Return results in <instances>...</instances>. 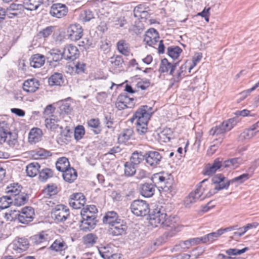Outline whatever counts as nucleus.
<instances>
[{
	"label": "nucleus",
	"mask_w": 259,
	"mask_h": 259,
	"mask_svg": "<svg viewBox=\"0 0 259 259\" xmlns=\"http://www.w3.org/2000/svg\"><path fill=\"white\" fill-rule=\"evenodd\" d=\"M4 143L13 148L17 145L18 141L16 135L10 132L8 124L3 121L0 122V144Z\"/></svg>",
	"instance_id": "nucleus-1"
},
{
	"label": "nucleus",
	"mask_w": 259,
	"mask_h": 259,
	"mask_svg": "<svg viewBox=\"0 0 259 259\" xmlns=\"http://www.w3.org/2000/svg\"><path fill=\"white\" fill-rule=\"evenodd\" d=\"M151 180L155 185L166 191L171 187V180L170 176L164 172H159L154 174Z\"/></svg>",
	"instance_id": "nucleus-2"
},
{
	"label": "nucleus",
	"mask_w": 259,
	"mask_h": 259,
	"mask_svg": "<svg viewBox=\"0 0 259 259\" xmlns=\"http://www.w3.org/2000/svg\"><path fill=\"white\" fill-rule=\"evenodd\" d=\"M132 212L136 215L143 217L150 212L149 205L141 200H134L131 205Z\"/></svg>",
	"instance_id": "nucleus-3"
},
{
	"label": "nucleus",
	"mask_w": 259,
	"mask_h": 259,
	"mask_svg": "<svg viewBox=\"0 0 259 259\" xmlns=\"http://www.w3.org/2000/svg\"><path fill=\"white\" fill-rule=\"evenodd\" d=\"M152 114V108L147 105L143 106L136 112L131 120L133 122L137 119L138 122L148 123Z\"/></svg>",
	"instance_id": "nucleus-4"
},
{
	"label": "nucleus",
	"mask_w": 259,
	"mask_h": 259,
	"mask_svg": "<svg viewBox=\"0 0 259 259\" xmlns=\"http://www.w3.org/2000/svg\"><path fill=\"white\" fill-rule=\"evenodd\" d=\"M236 124L234 118H230L223 122L221 124L212 127L209 131V134L212 136L219 135L230 131Z\"/></svg>",
	"instance_id": "nucleus-5"
},
{
	"label": "nucleus",
	"mask_w": 259,
	"mask_h": 259,
	"mask_svg": "<svg viewBox=\"0 0 259 259\" xmlns=\"http://www.w3.org/2000/svg\"><path fill=\"white\" fill-rule=\"evenodd\" d=\"M161 226L165 228H169L171 232L168 233L169 237H172L176 233L180 232L181 230L182 226L179 223V218L177 217L169 216L168 218H165L163 223Z\"/></svg>",
	"instance_id": "nucleus-6"
},
{
	"label": "nucleus",
	"mask_w": 259,
	"mask_h": 259,
	"mask_svg": "<svg viewBox=\"0 0 259 259\" xmlns=\"http://www.w3.org/2000/svg\"><path fill=\"white\" fill-rule=\"evenodd\" d=\"M69 216V210L63 205H57L51 211L52 218L57 222H63Z\"/></svg>",
	"instance_id": "nucleus-7"
},
{
	"label": "nucleus",
	"mask_w": 259,
	"mask_h": 259,
	"mask_svg": "<svg viewBox=\"0 0 259 259\" xmlns=\"http://www.w3.org/2000/svg\"><path fill=\"white\" fill-rule=\"evenodd\" d=\"M161 154L156 151H150L145 154L146 163L150 167L155 168L159 165L162 160Z\"/></svg>",
	"instance_id": "nucleus-8"
},
{
	"label": "nucleus",
	"mask_w": 259,
	"mask_h": 259,
	"mask_svg": "<svg viewBox=\"0 0 259 259\" xmlns=\"http://www.w3.org/2000/svg\"><path fill=\"white\" fill-rule=\"evenodd\" d=\"M68 12L67 7L63 4H53L50 10L49 13L53 17L61 18L67 15Z\"/></svg>",
	"instance_id": "nucleus-9"
},
{
	"label": "nucleus",
	"mask_w": 259,
	"mask_h": 259,
	"mask_svg": "<svg viewBox=\"0 0 259 259\" xmlns=\"http://www.w3.org/2000/svg\"><path fill=\"white\" fill-rule=\"evenodd\" d=\"M208 180L204 179L200 183V185L194 190L196 193L200 195V197L204 200L206 197H209L214 194L215 192L210 189V183L206 184Z\"/></svg>",
	"instance_id": "nucleus-10"
},
{
	"label": "nucleus",
	"mask_w": 259,
	"mask_h": 259,
	"mask_svg": "<svg viewBox=\"0 0 259 259\" xmlns=\"http://www.w3.org/2000/svg\"><path fill=\"white\" fill-rule=\"evenodd\" d=\"M67 33L68 38L73 41L79 40L83 35V29L78 24H71L68 27Z\"/></svg>",
	"instance_id": "nucleus-11"
},
{
	"label": "nucleus",
	"mask_w": 259,
	"mask_h": 259,
	"mask_svg": "<svg viewBox=\"0 0 259 259\" xmlns=\"http://www.w3.org/2000/svg\"><path fill=\"white\" fill-rule=\"evenodd\" d=\"M211 180L212 183L215 185L214 191L227 189L230 185V180L221 174L215 175L213 177Z\"/></svg>",
	"instance_id": "nucleus-12"
},
{
	"label": "nucleus",
	"mask_w": 259,
	"mask_h": 259,
	"mask_svg": "<svg viewBox=\"0 0 259 259\" xmlns=\"http://www.w3.org/2000/svg\"><path fill=\"white\" fill-rule=\"evenodd\" d=\"M149 216L151 225L158 227L163 223L164 220L167 215L165 212H162L160 208H156L152 211Z\"/></svg>",
	"instance_id": "nucleus-13"
},
{
	"label": "nucleus",
	"mask_w": 259,
	"mask_h": 259,
	"mask_svg": "<svg viewBox=\"0 0 259 259\" xmlns=\"http://www.w3.org/2000/svg\"><path fill=\"white\" fill-rule=\"evenodd\" d=\"M86 202L84 196L81 193L72 194L69 199V205L74 209H80Z\"/></svg>",
	"instance_id": "nucleus-14"
},
{
	"label": "nucleus",
	"mask_w": 259,
	"mask_h": 259,
	"mask_svg": "<svg viewBox=\"0 0 259 259\" xmlns=\"http://www.w3.org/2000/svg\"><path fill=\"white\" fill-rule=\"evenodd\" d=\"M82 217V220L80 221V225L79 226L81 230L83 231H90L93 229L97 224L96 217L92 216H84Z\"/></svg>",
	"instance_id": "nucleus-15"
},
{
	"label": "nucleus",
	"mask_w": 259,
	"mask_h": 259,
	"mask_svg": "<svg viewBox=\"0 0 259 259\" xmlns=\"http://www.w3.org/2000/svg\"><path fill=\"white\" fill-rule=\"evenodd\" d=\"M79 54L78 49L74 46L69 45L64 48L63 55L65 60L73 61L78 57Z\"/></svg>",
	"instance_id": "nucleus-16"
},
{
	"label": "nucleus",
	"mask_w": 259,
	"mask_h": 259,
	"mask_svg": "<svg viewBox=\"0 0 259 259\" xmlns=\"http://www.w3.org/2000/svg\"><path fill=\"white\" fill-rule=\"evenodd\" d=\"M19 215V222L22 224H27L33 219L34 209L31 207H25L22 209Z\"/></svg>",
	"instance_id": "nucleus-17"
},
{
	"label": "nucleus",
	"mask_w": 259,
	"mask_h": 259,
	"mask_svg": "<svg viewBox=\"0 0 259 259\" xmlns=\"http://www.w3.org/2000/svg\"><path fill=\"white\" fill-rule=\"evenodd\" d=\"M28 241L22 238H16L11 244V246L16 253H21L28 248Z\"/></svg>",
	"instance_id": "nucleus-18"
},
{
	"label": "nucleus",
	"mask_w": 259,
	"mask_h": 259,
	"mask_svg": "<svg viewBox=\"0 0 259 259\" xmlns=\"http://www.w3.org/2000/svg\"><path fill=\"white\" fill-rule=\"evenodd\" d=\"M127 228L126 224L123 221L119 220L118 222L113 224V225L111 226L110 229L111 233L113 235L118 236L124 234Z\"/></svg>",
	"instance_id": "nucleus-19"
},
{
	"label": "nucleus",
	"mask_w": 259,
	"mask_h": 259,
	"mask_svg": "<svg viewBox=\"0 0 259 259\" xmlns=\"http://www.w3.org/2000/svg\"><path fill=\"white\" fill-rule=\"evenodd\" d=\"M39 85V82L37 79L31 78L24 81L23 89L27 93H34L38 89Z\"/></svg>",
	"instance_id": "nucleus-20"
},
{
	"label": "nucleus",
	"mask_w": 259,
	"mask_h": 259,
	"mask_svg": "<svg viewBox=\"0 0 259 259\" xmlns=\"http://www.w3.org/2000/svg\"><path fill=\"white\" fill-rule=\"evenodd\" d=\"M222 163L219 158L214 160L212 164H208L205 167L203 174L205 175L210 176L216 172V171L223 166Z\"/></svg>",
	"instance_id": "nucleus-21"
},
{
	"label": "nucleus",
	"mask_w": 259,
	"mask_h": 259,
	"mask_svg": "<svg viewBox=\"0 0 259 259\" xmlns=\"http://www.w3.org/2000/svg\"><path fill=\"white\" fill-rule=\"evenodd\" d=\"M155 191V186L151 183H145L141 185L140 189L141 194L145 197L152 196Z\"/></svg>",
	"instance_id": "nucleus-22"
},
{
	"label": "nucleus",
	"mask_w": 259,
	"mask_h": 259,
	"mask_svg": "<svg viewBox=\"0 0 259 259\" xmlns=\"http://www.w3.org/2000/svg\"><path fill=\"white\" fill-rule=\"evenodd\" d=\"M42 131L39 128L31 129L29 133L28 142L31 144H35L38 142L42 137Z\"/></svg>",
	"instance_id": "nucleus-23"
},
{
	"label": "nucleus",
	"mask_w": 259,
	"mask_h": 259,
	"mask_svg": "<svg viewBox=\"0 0 259 259\" xmlns=\"http://www.w3.org/2000/svg\"><path fill=\"white\" fill-rule=\"evenodd\" d=\"M22 3L25 9L30 11L36 10L44 3V0H17Z\"/></svg>",
	"instance_id": "nucleus-24"
},
{
	"label": "nucleus",
	"mask_w": 259,
	"mask_h": 259,
	"mask_svg": "<svg viewBox=\"0 0 259 259\" xmlns=\"http://www.w3.org/2000/svg\"><path fill=\"white\" fill-rule=\"evenodd\" d=\"M63 57V53H61L58 50H51L46 56L47 62L50 64L53 62H57L62 59Z\"/></svg>",
	"instance_id": "nucleus-25"
},
{
	"label": "nucleus",
	"mask_w": 259,
	"mask_h": 259,
	"mask_svg": "<svg viewBox=\"0 0 259 259\" xmlns=\"http://www.w3.org/2000/svg\"><path fill=\"white\" fill-rule=\"evenodd\" d=\"M202 198L200 197V195H198L196 192L194 191L191 192L188 196H187L184 202V205L186 207L189 208L192 204L198 201H202Z\"/></svg>",
	"instance_id": "nucleus-26"
},
{
	"label": "nucleus",
	"mask_w": 259,
	"mask_h": 259,
	"mask_svg": "<svg viewBox=\"0 0 259 259\" xmlns=\"http://www.w3.org/2000/svg\"><path fill=\"white\" fill-rule=\"evenodd\" d=\"M118 51L121 54L128 56L131 52L130 44L124 39L119 40L116 44Z\"/></svg>",
	"instance_id": "nucleus-27"
},
{
	"label": "nucleus",
	"mask_w": 259,
	"mask_h": 259,
	"mask_svg": "<svg viewBox=\"0 0 259 259\" xmlns=\"http://www.w3.org/2000/svg\"><path fill=\"white\" fill-rule=\"evenodd\" d=\"M120 219L118 218L117 213L114 211H108L103 218V222L104 224L112 226Z\"/></svg>",
	"instance_id": "nucleus-28"
},
{
	"label": "nucleus",
	"mask_w": 259,
	"mask_h": 259,
	"mask_svg": "<svg viewBox=\"0 0 259 259\" xmlns=\"http://www.w3.org/2000/svg\"><path fill=\"white\" fill-rule=\"evenodd\" d=\"M13 202L14 205L17 206H20L24 205L28 199V195L25 193H20L19 194H17L12 197Z\"/></svg>",
	"instance_id": "nucleus-29"
},
{
	"label": "nucleus",
	"mask_w": 259,
	"mask_h": 259,
	"mask_svg": "<svg viewBox=\"0 0 259 259\" xmlns=\"http://www.w3.org/2000/svg\"><path fill=\"white\" fill-rule=\"evenodd\" d=\"M77 176V172L73 168L69 167V168L63 171V179L68 183H72L76 179Z\"/></svg>",
	"instance_id": "nucleus-30"
},
{
	"label": "nucleus",
	"mask_w": 259,
	"mask_h": 259,
	"mask_svg": "<svg viewBox=\"0 0 259 259\" xmlns=\"http://www.w3.org/2000/svg\"><path fill=\"white\" fill-rule=\"evenodd\" d=\"M40 165L36 162L29 163L26 168L27 176L30 177H33L39 172Z\"/></svg>",
	"instance_id": "nucleus-31"
},
{
	"label": "nucleus",
	"mask_w": 259,
	"mask_h": 259,
	"mask_svg": "<svg viewBox=\"0 0 259 259\" xmlns=\"http://www.w3.org/2000/svg\"><path fill=\"white\" fill-rule=\"evenodd\" d=\"M22 187L18 183H13L7 186L6 192L9 196H13L19 194L21 192Z\"/></svg>",
	"instance_id": "nucleus-32"
},
{
	"label": "nucleus",
	"mask_w": 259,
	"mask_h": 259,
	"mask_svg": "<svg viewBox=\"0 0 259 259\" xmlns=\"http://www.w3.org/2000/svg\"><path fill=\"white\" fill-rule=\"evenodd\" d=\"M133 134V131L132 128H127L124 130L118 136V142L120 143H126L131 139Z\"/></svg>",
	"instance_id": "nucleus-33"
},
{
	"label": "nucleus",
	"mask_w": 259,
	"mask_h": 259,
	"mask_svg": "<svg viewBox=\"0 0 259 259\" xmlns=\"http://www.w3.org/2000/svg\"><path fill=\"white\" fill-rule=\"evenodd\" d=\"M70 166L68 159L65 157L59 158L56 163V167L57 170L63 172L69 168Z\"/></svg>",
	"instance_id": "nucleus-34"
},
{
	"label": "nucleus",
	"mask_w": 259,
	"mask_h": 259,
	"mask_svg": "<svg viewBox=\"0 0 259 259\" xmlns=\"http://www.w3.org/2000/svg\"><path fill=\"white\" fill-rule=\"evenodd\" d=\"M67 247V245L62 239H57L51 245L50 248L55 251H61L65 250Z\"/></svg>",
	"instance_id": "nucleus-35"
},
{
	"label": "nucleus",
	"mask_w": 259,
	"mask_h": 259,
	"mask_svg": "<svg viewBox=\"0 0 259 259\" xmlns=\"http://www.w3.org/2000/svg\"><path fill=\"white\" fill-rule=\"evenodd\" d=\"M242 162V160L240 158H234L224 161L223 166L224 168L230 167L235 168L237 167Z\"/></svg>",
	"instance_id": "nucleus-36"
},
{
	"label": "nucleus",
	"mask_w": 259,
	"mask_h": 259,
	"mask_svg": "<svg viewBox=\"0 0 259 259\" xmlns=\"http://www.w3.org/2000/svg\"><path fill=\"white\" fill-rule=\"evenodd\" d=\"M98 210L96 207L94 205H87L85 207L83 208L81 211L80 214L82 217H85L84 216H96V213Z\"/></svg>",
	"instance_id": "nucleus-37"
},
{
	"label": "nucleus",
	"mask_w": 259,
	"mask_h": 259,
	"mask_svg": "<svg viewBox=\"0 0 259 259\" xmlns=\"http://www.w3.org/2000/svg\"><path fill=\"white\" fill-rule=\"evenodd\" d=\"M84 66H65V71L70 75H75L83 72Z\"/></svg>",
	"instance_id": "nucleus-38"
},
{
	"label": "nucleus",
	"mask_w": 259,
	"mask_h": 259,
	"mask_svg": "<svg viewBox=\"0 0 259 259\" xmlns=\"http://www.w3.org/2000/svg\"><path fill=\"white\" fill-rule=\"evenodd\" d=\"M182 50L178 46H171L167 48L168 55L173 59H177L181 52Z\"/></svg>",
	"instance_id": "nucleus-39"
},
{
	"label": "nucleus",
	"mask_w": 259,
	"mask_h": 259,
	"mask_svg": "<svg viewBox=\"0 0 259 259\" xmlns=\"http://www.w3.org/2000/svg\"><path fill=\"white\" fill-rule=\"evenodd\" d=\"M63 83L62 76L60 73H55L52 75L49 79L50 85H60Z\"/></svg>",
	"instance_id": "nucleus-40"
},
{
	"label": "nucleus",
	"mask_w": 259,
	"mask_h": 259,
	"mask_svg": "<svg viewBox=\"0 0 259 259\" xmlns=\"http://www.w3.org/2000/svg\"><path fill=\"white\" fill-rule=\"evenodd\" d=\"M144 159H145V155H142L141 152H135L128 161L137 166Z\"/></svg>",
	"instance_id": "nucleus-41"
},
{
	"label": "nucleus",
	"mask_w": 259,
	"mask_h": 259,
	"mask_svg": "<svg viewBox=\"0 0 259 259\" xmlns=\"http://www.w3.org/2000/svg\"><path fill=\"white\" fill-rule=\"evenodd\" d=\"M124 174L126 176L131 177L135 174L137 166L128 161L124 163Z\"/></svg>",
	"instance_id": "nucleus-42"
},
{
	"label": "nucleus",
	"mask_w": 259,
	"mask_h": 259,
	"mask_svg": "<svg viewBox=\"0 0 259 259\" xmlns=\"http://www.w3.org/2000/svg\"><path fill=\"white\" fill-rule=\"evenodd\" d=\"M46 60V56L40 54L33 55L30 59V63H33L34 65H44Z\"/></svg>",
	"instance_id": "nucleus-43"
},
{
	"label": "nucleus",
	"mask_w": 259,
	"mask_h": 259,
	"mask_svg": "<svg viewBox=\"0 0 259 259\" xmlns=\"http://www.w3.org/2000/svg\"><path fill=\"white\" fill-rule=\"evenodd\" d=\"M254 130H252L250 127L248 129H246L239 136V139L240 141L248 140L252 138L255 135L256 132H253Z\"/></svg>",
	"instance_id": "nucleus-44"
},
{
	"label": "nucleus",
	"mask_w": 259,
	"mask_h": 259,
	"mask_svg": "<svg viewBox=\"0 0 259 259\" xmlns=\"http://www.w3.org/2000/svg\"><path fill=\"white\" fill-rule=\"evenodd\" d=\"M97 239L98 237L96 235L90 233L83 237V241L84 244L88 246H90L96 243Z\"/></svg>",
	"instance_id": "nucleus-45"
},
{
	"label": "nucleus",
	"mask_w": 259,
	"mask_h": 259,
	"mask_svg": "<svg viewBox=\"0 0 259 259\" xmlns=\"http://www.w3.org/2000/svg\"><path fill=\"white\" fill-rule=\"evenodd\" d=\"M251 175H251V174L248 172L247 174H242L230 180V184L235 183L236 186H237L248 180L251 176Z\"/></svg>",
	"instance_id": "nucleus-46"
},
{
	"label": "nucleus",
	"mask_w": 259,
	"mask_h": 259,
	"mask_svg": "<svg viewBox=\"0 0 259 259\" xmlns=\"http://www.w3.org/2000/svg\"><path fill=\"white\" fill-rule=\"evenodd\" d=\"M221 231H220L219 229L216 232H212L204 236L205 243L212 242L214 240H217L221 235Z\"/></svg>",
	"instance_id": "nucleus-47"
},
{
	"label": "nucleus",
	"mask_w": 259,
	"mask_h": 259,
	"mask_svg": "<svg viewBox=\"0 0 259 259\" xmlns=\"http://www.w3.org/2000/svg\"><path fill=\"white\" fill-rule=\"evenodd\" d=\"M39 179L41 181H45L53 177V172L49 168H46L39 171Z\"/></svg>",
	"instance_id": "nucleus-48"
},
{
	"label": "nucleus",
	"mask_w": 259,
	"mask_h": 259,
	"mask_svg": "<svg viewBox=\"0 0 259 259\" xmlns=\"http://www.w3.org/2000/svg\"><path fill=\"white\" fill-rule=\"evenodd\" d=\"M54 27L53 26H48L40 31L36 35V37L38 38H44L45 39L49 36L53 32Z\"/></svg>",
	"instance_id": "nucleus-49"
},
{
	"label": "nucleus",
	"mask_w": 259,
	"mask_h": 259,
	"mask_svg": "<svg viewBox=\"0 0 259 259\" xmlns=\"http://www.w3.org/2000/svg\"><path fill=\"white\" fill-rule=\"evenodd\" d=\"M13 198L8 195L0 198V209H3L8 208L13 202Z\"/></svg>",
	"instance_id": "nucleus-50"
},
{
	"label": "nucleus",
	"mask_w": 259,
	"mask_h": 259,
	"mask_svg": "<svg viewBox=\"0 0 259 259\" xmlns=\"http://www.w3.org/2000/svg\"><path fill=\"white\" fill-rule=\"evenodd\" d=\"M20 211L16 210H11L9 212L5 213V218L9 221H13L18 219L20 216Z\"/></svg>",
	"instance_id": "nucleus-51"
},
{
	"label": "nucleus",
	"mask_w": 259,
	"mask_h": 259,
	"mask_svg": "<svg viewBox=\"0 0 259 259\" xmlns=\"http://www.w3.org/2000/svg\"><path fill=\"white\" fill-rule=\"evenodd\" d=\"M59 120L55 118H47L45 120V124L47 128L51 130H56L59 126Z\"/></svg>",
	"instance_id": "nucleus-52"
},
{
	"label": "nucleus",
	"mask_w": 259,
	"mask_h": 259,
	"mask_svg": "<svg viewBox=\"0 0 259 259\" xmlns=\"http://www.w3.org/2000/svg\"><path fill=\"white\" fill-rule=\"evenodd\" d=\"M98 250L100 254L104 259L109 258L112 254L111 248L108 246L101 247Z\"/></svg>",
	"instance_id": "nucleus-53"
},
{
	"label": "nucleus",
	"mask_w": 259,
	"mask_h": 259,
	"mask_svg": "<svg viewBox=\"0 0 259 259\" xmlns=\"http://www.w3.org/2000/svg\"><path fill=\"white\" fill-rule=\"evenodd\" d=\"M100 124V121L98 119H91L88 121V125L89 127L96 128L94 131L95 134H98L100 132V130L98 129Z\"/></svg>",
	"instance_id": "nucleus-54"
},
{
	"label": "nucleus",
	"mask_w": 259,
	"mask_h": 259,
	"mask_svg": "<svg viewBox=\"0 0 259 259\" xmlns=\"http://www.w3.org/2000/svg\"><path fill=\"white\" fill-rule=\"evenodd\" d=\"M120 100H123V102L125 104L127 108H131L134 106V99L132 98H130L125 95H120Z\"/></svg>",
	"instance_id": "nucleus-55"
},
{
	"label": "nucleus",
	"mask_w": 259,
	"mask_h": 259,
	"mask_svg": "<svg viewBox=\"0 0 259 259\" xmlns=\"http://www.w3.org/2000/svg\"><path fill=\"white\" fill-rule=\"evenodd\" d=\"M85 134L84 128L82 125L77 126L74 130V138L76 140H80Z\"/></svg>",
	"instance_id": "nucleus-56"
},
{
	"label": "nucleus",
	"mask_w": 259,
	"mask_h": 259,
	"mask_svg": "<svg viewBox=\"0 0 259 259\" xmlns=\"http://www.w3.org/2000/svg\"><path fill=\"white\" fill-rule=\"evenodd\" d=\"M247 250V247H245L242 249H238L236 248H230L226 250V253L229 255H237L244 253Z\"/></svg>",
	"instance_id": "nucleus-57"
},
{
	"label": "nucleus",
	"mask_w": 259,
	"mask_h": 259,
	"mask_svg": "<svg viewBox=\"0 0 259 259\" xmlns=\"http://www.w3.org/2000/svg\"><path fill=\"white\" fill-rule=\"evenodd\" d=\"M94 18V15L93 13L89 10L84 11L83 13L81 14V20L83 22H89Z\"/></svg>",
	"instance_id": "nucleus-58"
},
{
	"label": "nucleus",
	"mask_w": 259,
	"mask_h": 259,
	"mask_svg": "<svg viewBox=\"0 0 259 259\" xmlns=\"http://www.w3.org/2000/svg\"><path fill=\"white\" fill-rule=\"evenodd\" d=\"M137 130L139 134L143 135L147 133L148 130L147 123L137 122Z\"/></svg>",
	"instance_id": "nucleus-59"
},
{
	"label": "nucleus",
	"mask_w": 259,
	"mask_h": 259,
	"mask_svg": "<svg viewBox=\"0 0 259 259\" xmlns=\"http://www.w3.org/2000/svg\"><path fill=\"white\" fill-rule=\"evenodd\" d=\"M110 63L111 64H114V65H122L123 63H125V62L122 56L117 55L110 58Z\"/></svg>",
	"instance_id": "nucleus-60"
},
{
	"label": "nucleus",
	"mask_w": 259,
	"mask_h": 259,
	"mask_svg": "<svg viewBox=\"0 0 259 259\" xmlns=\"http://www.w3.org/2000/svg\"><path fill=\"white\" fill-rule=\"evenodd\" d=\"M177 66H160L159 71L161 72H167L169 69L170 70V74L175 75V70L176 69Z\"/></svg>",
	"instance_id": "nucleus-61"
},
{
	"label": "nucleus",
	"mask_w": 259,
	"mask_h": 259,
	"mask_svg": "<svg viewBox=\"0 0 259 259\" xmlns=\"http://www.w3.org/2000/svg\"><path fill=\"white\" fill-rule=\"evenodd\" d=\"M150 83L148 80H144L138 81L136 84L137 88L142 90H145L150 86Z\"/></svg>",
	"instance_id": "nucleus-62"
},
{
	"label": "nucleus",
	"mask_w": 259,
	"mask_h": 259,
	"mask_svg": "<svg viewBox=\"0 0 259 259\" xmlns=\"http://www.w3.org/2000/svg\"><path fill=\"white\" fill-rule=\"evenodd\" d=\"M48 239V236L44 232H41L38 235H36L34 237V239L37 243L42 242L44 241L47 240Z\"/></svg>",
	"instance_id": "nucleus-63"
},
{
	"label": "nucleus",
	"mask_w": 259,
	"mask_h": 259,
	"mask_svg": "<svg viewBox=\"0 0 259 259\" xmlns=\"http://www.w3.org/2000/svg\"><path fill=\"white\" fill-rule=\"evenodd\" d=\"M187 66H180L179 67V70H177V71H175V75L177 76L178 77H181L182 75H188V73H187L186 71Z\"/></svg>",
	"instance_id": "nucleus-64"
}]
</instances>
